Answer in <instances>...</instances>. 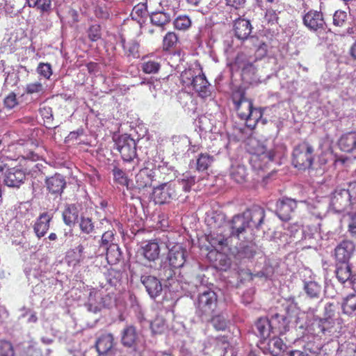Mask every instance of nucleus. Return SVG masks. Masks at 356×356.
<instances>
[{
	"instance_id": "1",
	"label": "nucleus",
	"mask_w": 356,
	"mask_h": 356,
	"mask_svg": "<svg viewBox=\"0 0 356 356\" xmlns=\"http://www.w3.org/2000/svg\"><path fill=\"white\" fill-rule=\"evenodd\" d=\"M245 148L251 155L250 163L255 171H264L274 161L275 149L273 141L251 137L248 139Z\"/></svg>"
},
{
	"instance_id": "2",
	"label": "nucleus",
	"mask_w": 356,
	"mask_h": 356,
	"mask_svg": "<svg viewBox=\"0 0 356 356\" xmlns=\"http://www.w3.org/2000/svg\"><path fill=\"white\" fill-rule=\"evenodd\" d=\"M231 99L238 118L245 121L246 126L254 129L263 113L260 108L253 106V101L247 97L245 89L241 86L234 88Z\"/></svg>"
},
{
	"instance_id": "3",
	"label": "nucleus",
	"mask_w": 356,
	"mask_h": 356,
	"mask_svg": "<svg viewBox=\"0 0 356 356\" xmlns=\"http://www.w3.org/2000/svg\"><path fill=\"white\" fill-rule=\"evenodd\" d=\"M252 26L250 20L238 17L234 22L233 31L236 38L241 41L249 40L254 48L257 50H262L265 54L267 51V44L260 42L259 38L250 35Z\"/></svg>"
},
{
	"instance_id": "4",
	"label": "nucleus",
	"mask_w": 356,
	"mask_h": 356,
	"mask_svg": "<svg viewBox=\"0 0 356 356\" xmlns=\"http://www.w3.org/2000/svg\"><path fill=\"white\" fill-rule=\"evenodd\" d=\"M314 148L307 142L296 145L293 151L292 162L295 168L300 170L309 168L314 159Z\"/></svg>"
},
{
	"instance_id": "5",
	"label": "nucleus",
	"mask_w": 356,
	"mask_h": 356,
	"mask_svg": "<svg viewBox=\"0 0 356 356\" xmlns=\"http://www.w3.org/2000/svg\"><path fill=\"white\" fill-rule=\"evenodd\" d=\"M95 348L99 356H126L122 350L116 347L111 333L104 332L97 337Z\"/></svg>"
},
{
	"instance_id": "6",
	"label": "nucleus",
	"mask_w": 356,
	"mask_h": 356,
	"mask_svg": "<svg viewBox=\"0 0 356 356\" xmlns=\"http://www.w3.org/2000/svg\"><path fill=\"white\" fill-rule=\"evenodd\" d=\"M218 305L216 293L211 289H206L199 293L197 301V313L200 316H211Z\"/></svg>"
},
{
	"instance_id": "7",
	"label": "nucleus",
	"mask_w": 356,
	"mask_h": 356,
	"mask_svg": "<svg viewBox=\"0 0 356 356\" xmlns=\"http://www.w3.org/2000/svg\"><path fill=\"white\" fill-rule=\"evenodd\" d=\"M26 179L25 170L21 165L8 168L3 176V184L13 188H19Z\"/></svg>"
},
{
	"instance_id": "8",
	"label": "nucleus",
	"mask_w": 356,
	"mask_h": 356,
	"mask_svg": "<svg viewBox=\"0 0 356 356\" xmlns=\"http://www.w3.org/2000/svg\"><path fill=\"white\" fill-rule=\"evenodd\" d=\"M178 191L175 184L168 183L154 188L153 198L156 204H163L177 198Z\"/></svg>"
},
{
	"instance_id": "9",
	"label": "nucleus",
	"mask_w": 356,
	"mask_h": 356,
	"mask_svg": "<svg viewBox=\"0 0 356 356\" xmlns=\"http://www.w3.org/2000/svg\"><path fill=\"white\" fill-rule=\"evenodd\" d=\"M116 145L124 161L129 162L136 156V141L129 135L120 136L116 142Z\"/></svg>"
},
{
	"instance_id": "10",
	"label": "nucleus",
	"mask_w": 356,
	"mask_h": 356,
	"mask_svg": "<svg viewBox=\"0 0 356 356\" xmlns=\"http://www.w3.org/2000/svg\"><path fill=\"white\" fill-rule=\"evenodd\" d=\"M223 231H210L207 235V239L211 245L214 248L209 252L207 257L211 260L213 256L222 257L219 251H222L228 246L229 238L222 234Z\"/></svg>"
},
{
	"instance_id": "11",
	"label": "nucleus",
	"mask_w": 356,
	"mask_h": 356,
	"mask_svg": "<svg viewBox=\"0 0 356 356\" xmlns=\"http://www.w3.org/2000/svg\"><path fill=\"white\" fill-rule=\"evenodd\" d=\"M114 236L113 230H108L102 234L100 241V246L106 250V259L108 263H115L120 257L118 247L113 244Z\"/></svg>"
},
{
	"instance_id": "12",
	"label": "nucleus",
	"mask_w": 356,
	"mask_h": 356,
	"mask_svg": "<svg viewBox=\"0 0 356 356\" xmlns=\"http://www.w3.org/2000/svg\"><path fill=\"white\" fill-rule=\"evenodd\" d=\"M353 204L350 194L343 188H337L332 195L330 206L337 213H341Z\"/></svg>"
},
{
	"instance_id": "13",
	"label": "nucleus",
	"mask_w": 356,
	"mask_h": 356,
	"mask_svg": "<svg viewBox=\"0 0 356 356\" xmlns=\"http://www.w3.org/2000/svg\"><path fill=\"white\" fill-rule=\"evenodd\" d=\"M250 229H259L266 216L265 210L259 206H254L243 212Z\"/></svg>"
},
{
	"instance_id": "14",
	"label": "nucleus",
	"mask_w": 356,
	"mask_h": 356,
	"mask_svg": "<svg viewBox=\"0 0 356 356\" xmlns=\"http://www.w3.org/2000/svg\"><path fill=\"white\" fill-rule=\"evenodd\" d=\"M303 24L310 31H317L324 29L325 22L321 10H310L302 17Z\"/></svg>"
},
{
	"instance_id": "15",
	"label": "nucleus",
	"mask_w": 356,
	"mask_h": 356,
	"mask_svg": "<svg viewBox=\"0 0 356 356\" xmlns=\"http://www.w3.org/2000/svg\"><path fill=\"white\" fill-rule=\"evenodd\" d=\"M167 260L172 268L182 267L186 261V250L179 243L172 245L169 248Z\"/></svg>"
},
{
	"instance_id": "16",
	"label": "nucleus",
	"mask_w": 356,
	"mask_h": 356,
	"mask_svg": "<svg viewBox=\"0 0 356 356\" xmlns=\"http://www.w3.org/2000/svg\"><path fill=\"white\" fill-rule=\"evenodd\" d=\"M355 249L353 242L349 240H343L334 248L335 262H350Z\"/></svg>"
},
{
	"instance_id": "17",
	"label": "nucleus",
	"mask_w": 356,
	"mask_h": 356,
	"mask_svg": "<svg viewBox=\"0 0 356 356\" xmlns=\"http://www.w3.org/2000/svg\"><path fill=\"white\" fill-rule=\"evenodd\" d=\"M276 213L282 221L291 220L292 213L297 208V202L291 198H282L277 202Z\"/></svg>"
},
{
	"instance_id": "18",
	"label": "nucleus",
	"mask_w": 356,
	"mask_h": 356,
	"mask_svg": "<svg viewBox=\"0 0 356 356\" xmlns=\"http://www.w3.org/2000/svg\"><path fill=\"white\" fill-rule=\"evenodd\" d=\"M140 65L143 73L157 74L161 67V58L154 54H147L142 57Z\"/></svg>"
},
{
	"instance_id": "19",
	"label": "nucleus",
	"mask_w": 356,
	"mask_h": 356,
	"mask_svg": "<svg viewBox=\"0 0 356 356\" xmlns=\"http://www.w3.org/2000/svg\"><path fill=\"white\" fill-rule=\"evenodd\" d=\"M140 282L152 298L155 299L161 294L163 286L157 277L152 275H142Z\"/></svg>"
},
{
	"instance_id": "20",
	"label": "nucleus",
	"mask_w": 356,
	"mask_h": 356,
	"mask_svg": "<svg viewBox=\"0 0 356 356\" xmlns=\"http://www.w3.org/2000/svg\"><path fill=\"white\" fill-rule=\"evenodd\" d=\"M234 66L241 71V76L243 79L253 75L256 72V67L250 62L247 56L243 53H238L234 62Z\"/></svg>"
},
{
	"instance_id": "21",
	"label": "nucleus",
	"mask_w": 356,
	"mask_h": 356,
	"mask_svg": "<svg viewBox=\"0 0 356 356\" xmlns=\"http://www.w3.org/2000/svg\"><path fill=\"white\" fill-rule=\"evenodd\" d=\"M230 228V235L240 239L241 234H243L248 228V222L246 221L243 213L234 216L229 222Z\"/></svg>"
},
{
	"instance_id": "22",
	"label": "nucleus",
	"mask_w": 356,
	"mask_h": 356,
	"mask_svg": "<svg viewBox=\"0 0 356 356\" xmlns=\"http://www.w3.org/2000/svg\"><path fill=\"white\" fill-rule=\"evenodd\" d=\"M254 333L260 338V345L263 346V348H266L265 342L272 334L269 319L259 318L254 324Z\"/></svg>"
},
{
	"instance_id": "23",
	"label": "nucleus",
	"mask_w": 356,
	"mask_h": 356,
	"mask_svg": "<svg viewBox=\"0 0 356 356\" xmlns=\"http://www.w3.org/2000/svg\"><path fill=\"white\" fill-rule=\"evenodd\" d=\"M271 332L275 335H283L289 329V320L284 315L275 314L269 319Z\"/></svg>"
},
{
	"instance_id": "24",
	"label": "nucleus",
	"mask_w": 356,
	"mask_h": 356,
	"mask_svg": "<svg viewBox=\"0 0 356 356\" xmlns=\"http://www.w3.org/2000/svg\"><path fill=\"white\" fill-rule=\"evenodd\" d=\"M139 252L149 261H156L160 254V246L156 240H151L143 245Z\"/></svg>"
},
{
	"instance_id": "25",
	"label": "nucleus",
	"mask_w": 356,
	"mask_h": 356,
	"mask_svg": "<svg viewBox=\"0 0 356 356\" xmlns=\"http://www.w3.org/2000/svg\"><path fill=\"white\" fill-rule=\"evenodd\" d=\"M52 215L48 212L42 213L37 218L34 225L33 230L36 236L40 238L44 236L50 227V222L52 220Z\"/></svg>"
},
{
	"instance_id": "26",
	"label": "nucleus",
	"mask_w": 356,
	"mask_h": 356,
	"mask_svg": "<svg viewBox=\"0 0 356 356\" xmlns=\"http://www.w3.org/2000/svg\"><path fill=\"white\" fill-rule=\"evenodd\" d=\"M338 145L342 152L353 154L356 156V132L350 131L342 135Z\"/></svg>"
},
{
	"instance_id": "27",
	"label": "nucleus",
	"mask_w": 356,
	"mask_h": 356,
	"mask_svg": "<svg viewBox=\"0 0 356 356\" xmlns=\"http://www.w3.org/2000/svg\"><path fill=\"white\" fill-rule=\"evenodd\" d=\"M138 339V334L134 325H127L122 330L120 341L124 346L135 350Z\"/></svg>"
},
{
	"instance_id": "28",
	"label": "nucleus",
	"mask_w": 356,
	"mask_h": 356,
	"mask_svg": "<svg viewBox=\"0 0 356 356\" xmlns=\"http://www.w3.org/2000/svg\"><path fill=\"white\" fill-rule=\"evenodd\" d=\"M45 184L49 192L55 195H60L66 186L65 179L59 174L47 178Z\"/></svg>"
},
{
	"instance_id": "29",
	"label": "nucleus",
	"mask_w": 356,
	"mask_h": 356,
	"mask_svg": "<svg viewBox=\"0 0 356 356\" xmlns=\"http://www.w3.org/2000/svg\"><path fill=\"white\" fill-rule=\"evenodd\" d=\"M193 89L198 93L202 98H207L211 95L209 90L210 84L208 82L204 74L195 75L193 83Z\"/></svg>"
},
{
	"instance_id": "30",
	"label": "nucleus",
	"mask_w": 356,
	"mask_h": 356,
	"mask_svg": "<svg viewBox=\"0 0 356 356\" xmlns=\"http://www.w3.org/2000/svg\"><path fill=\"white\" fill-rule=\"evenodd\" d=\"M87 306L88 310L94 313L100 311L101 307L104 306L102 291L97 289H92L89 293Z\"/></svg>"
},
{
	"instance_id": "31",
	"label": "nucleus",
	"mask_w": 356,
	"mask_h": 356,
	"mask_svg": "<svg viewBox=\"0 0 356 356\" xmlns=\"http://www.w3.org/2000/svg\"><path fill=\"white\" fill-rule=\"evenodd\" d=\"M154 172L148 168H144L136 174V187L138 189H142L148 186H151L153 179Z\"/></svg>"
},
{
	"instance_id": "32",
	"label": "nucleus",
	"mask_w": 356,
	"mask_h": 356,
	"mask_svg": "<svg viewBox=\"0 0 356 356\" xmlns=\"http://www.w3.org/2000/svg\"><path fill=\"white\" fill-rule=\"evenodd\" d=\"M84 247L80 244L75 248L70 249L67 251L65 260L68 266L76 267L79 265L83 259Z\"/></svg>"
},
{
	"instance_id": "33",
	"label": "nucleus",
	"mask_w": 356,
	"mask_h": 356,
	"mask_svg": "<svg viewBox=\"0 0 356 356\" xmlns=\"http://www.w3.org/2000/svg\"><path fill=\"white\" fill-rule=\"evenodd\" d=\"M266 345L268 352L273 356H284L287 349L286 343L277 335L269 339Z\"/></svg>"
},
{
	"instance_id": "34",
	"label": "nucleus",
	"mask_w": 356,
	"mask_h": 356,
	"mask_svg": "<svg viewBox=\"0 0 356 356\" xmlns=\"http://www.w3.org/2000/svg\"><path fill=\"white\" fill-rule=\"evenodd\" d=\"M335 274L341 283H345L350 280L352 270L350 262H335Z\"/></svg>"
},
{
	"instance_id": "35",
	"label": "nucleus",
	"mask_w": 356,
	"mask_h": 356,
	"mask_svg": "<svg viewBox=\"0 0 356 356\" xmlns=\"http://www.w3.org/2000/svg\"><path fill=\"white\" fill-rule=\"evenodd\" d=\"M229 174L231 178L238 184L245 182L248 175L247 168L239 163L232 165Z\"/></svg>"
},
{
	"instance_id": "36",
	"label": "nucleus",
	"mask_w": 356,
	"mask_h": 356,
	"mask_svg": "<svg viewBox=\"0 0 356 356\" xmlns=\"http://www.w3.org/2000/svg\"><path fill=\"white\" fill-rule=\"evenodd\" d=\"M124 55L129 59L138 58L139 54V43L136 40L126 42L124 38L121 39Z\"/></svg>"
},
{
	"instance_id": "37",
	"label": "nucleus",
	"mask_w": 356,
	"mask_h": 356,
	"mask_svg": "<svg viewBox=\"0 0 356 356\" xmlns=\"http://www.w3.org/2000/svg\"><path fill=\"white\" fill-rule=\"evenodd\" d=\"M207 222L210 231H224L226 225L225 216L222 213H213L207 218Z\"/></svg>"
},
{
	"instance_id": "38",
	"label": "nucleus",
	"mask_w": 356,
	"mask_h": 356,
	"mask_svg": "<svg viewBox=\"0 0 356 356\" xmlns=\"http://www.w3.org/2000/svg\"><path fill=\"white\" fill-rule=\"evenodd\" d=\"M171 15L163 10L152 12L150 15L151 23L156 26L163 27L170 23Z\"/></svg>"
},
{
	"instance_id": "39",
	"label": "nucleus",
	"mask_w": 356,
	"mask_h": 356,
	"mask_svg": "<svg viewBox=\"0 0 356 356\" xmlns=\"http://www.w3.org/2000/svg\"><path fill=\"white\" fill-rule=\"evenodd\" d=\"M63 218L67 225H74L79 218V211L76 206L75 204L68 205L63 212Z\"/></svg>"
},
{
	"instance_id": "40",
	"label": "nucleus",
	"mask_w": 356,
	"mask_h": 356,
	"mask_svg": "<svg viewBox=\"0 0 356 356\" xmlns=\"http://www.w3.org/2000/svg\"><path fill=\"white\" fill-rule=\"evenodd\" d=\"M179 42V36L174 31H168L164 35L162 41V49L165 52H169L175 49Z\"/></svg>"
},
{
	"instance_id": "41",
	"label": "nucleus",
	"mask_w": 356,
	"mask_h": 356,
	"mask_svg": "<svg viewBox=\"0 0 356 356\" xmlns=\"http://www.w3.org/2000/svg\"><path fill=\"white\" fill-rule=\"evenodd\" d=\"M213 160V156L208 153L200 154L196 161V170L199 172L207 170Z\"/></svg>"
},
{
	"instance_id": "42",
	"label": "nucleus",
	"mask_w": 356,
	"mask_h": 356,
	"mask_svg": "<svg viewBox=\"0 0 356 356\" xmlns=\"http://www.w3.org/2000/svg\"><path fill=\"white\" fill-rule=\"evenodd\" d=\"M342 309L344 314L352 315L356 314V295L350 294L346 297L342 303Z\"/></svg>"
},
{
	"instance_id": "43",
	"label": "nucleus",
	"mask_w": 356,
	"mask_h": 356,
	"mask_svg": "<svg viewBox=\"0 0 356 356\" xmlns=\"http://www.w3.org/2000/svg\"><path fill=\"white\" fill-rule=\"evenodd\" d=\"M195 183V177L191 176L189 175H184L183 178L178 179L177 184V190L179 192V189L180 188L185 192H188L191 191V187Z\"/></svg>"
},
{
	"instance_id": "44",
	"label": "nucleus",
	"mask_w": 356,
	"mask_h": 356,
	"mask_svg": "<svg viewBox=\"0 0 356 356\" xmlns=\"http://www.w3.org/2000/svg\"><path fill=\"white\" fill-rule=\"evenodd\" d=\"M90 41L94 42L102 38V26L99 24H93L89 26L86 31Z\"/></svg>"
},
{
	"instance_id": "45",
	"label": "nucleus",
	"mask_w": 356,
	"mask_h": 356,
	"mask_svg": "<svg viewBox=\"0 0 356 356\" xmlns=\"http://www.w3.org/2000/svg\"><path fill=\"white\" fill-rule=\"evenodd\" d=\"M173 25L177 30L186 31L191 26V20L187 15H179L175 19Z\"/></svg>"
},
{
	"instance_id": "46",
	"label": "nucleus",
	"mask_w": 356,
	"mask_h": 356,
	"mask_svg": "<svg viewBox=\"0 0 356 356\" xmlns=\"http://www.w3.org/2000/svg\"><path fill=\"white\" fill-rule=\"evenodd\" d=\"M321 287L315 282H309L305 284V291L311 298L319 297Z\"/></svg>"
},
{
	"instance_id": "47",
	"label": "nucleus",
	"mask_w": 356,
	"mask_h": 356,
	"mask_svg": "<svg viewBox=\"0 0 356 356\" xmlns=\"http://www.w3.org/2000/svg\"><path fill=\"white\" fill-rule=\"evenodd\" d=\"M79 227L83 233L89 234L95 230V223L91 218L81 216Z\"/></svg>"
},
{
	"instance_id": "48",
	"label": "nucleus",
	"mask_w": 356,
	"mask_h": 356,
	"mask_svg": "<svg viewBox=\"0 0 356 356\" xmlns=\"http://www.w3.org/2000/svg\"><path fill=\"white\" fill-rule=\"evenodd\" d=\"M113 175L115 182L128 188L129 180L123 170L115 167L113 170Z\"/></svg>"
},
{
	"instance_id": "49",
	"label": "nucleus",
	"mask_w": 356,
	"mask_h": 356,
	"mask_svg": "<svg viewBox=\"0 0 356 356\" xmlns=\"http://www.w3.org/2000/svg\"><path fill=\"white\" fill-rule=\"evenodd\" d=\"M195 76V71L191 69H187L183 71L180 75V80L183 86H190L193 83Z\"/></svg>"
},
{
	"instance_id": "50",
	"label": "nucleus",
	"mask_w": 356,
	"mask_h": 356,
	"mask_svg": "<svg viewBox=\"0 0 356 356\" xmlns=\"http://www.w3.org/2000/svg\"><path fill=\"white\" fill-rule=\"evenodd\" d=\"M44 90L43 85L40 82L28 83L25 88L26 93L29 95H42L44 92Z\"/></svg>"
},
{
	"instance_id": "51",
	"label": "nucleus",
	"mask_w": 356,
	"mask_h": 356,
	"mask_svg": "<svg viewBox=\"0 0 356 356\" xmlns=\"http://www.w3.org/2000/svg\"><path fill=\"white\" fill-rule=\"evenodd\" d=\"M29 7L36 8L40 13H48L51 8V0H35Z\"/></svg>"
},
{
	"instance_id": "52",
	"label": "nucleus",
	"mask_w": 356,
	"mask_h": 356,
	"mask_svg": "<svg viewBox=\"0 0 356 356\" xmlns=\"http://www.w3.org/2000/svg\"><path fill=\"white\" fill-rule=\"evenodd\" d=\"M37 72L46 79H49L53 73L51 64L49 63H40L37 67Z\"/></svg>"
},
{
	"instance_id": "53",
	"label": "nucleus",
	"mask_w": 356,
	"mask_h": 356,
	"mask_svg": "<svg viewBox=\"0 0 356 356\" xmlns=\"http://www.w3.org/2000/svg\"><path fill=\"white\" fill-rule=\"evenodd\" d=\"M211 323L214 328L218 331L225 330L227 327V321L222 315L213 316Z\"/></svg>"
},
{
	"instance_id": "54",
	"label": "nucleus",
	"mask_w": 356,
	"mask_h": 356,
	"mask_svg": "<svg viewBox=\"0 0 356 356\" xmlns=\"http://www.w3.org/2000/svg\"><path fill=\"white\" fill-rule=\"evenodd\" d=\"M347 20V14L345 11L338 10L333 15V24L341 27L345 25Z\"/></svg>"
},
{
	"instance_id": "55",
	"label": "nucleus",
	"mask_w": 356,
	"mask_h": 356,
	"mask_svg": "<svg viewBox=\"0 0 356 356\" xmlns=\"http://www.w3.org/2000/svg\"><path fill=\"white\" fill-rule=\"evenodd\" d=\"M328 308L325 307L327 317L323 318V323L325 326V335L331 336L332 334L334 333L333 329L334 325V322L332 318V315L327 313Z\"/></svg>"
},
{
	"instance_id": "56",
	"label": "nucleus",
	"mask_w": 356,
	"mask_h": 356,
	"mask_svg": "<svg viewBox=\"0 0 356 356\" xmlns=\"http://www.w3.org/2000/svg\"><path fill=\"white\" fill-rule=\"evenodd\" d=\"M0 356H15V351L12 343L7 341L0 343Z\"/></svg>"
},
{
	"instance_id": "57",
	"label": "nucleus",
	"mask_w": 356,
	"mask_h": 356,
	"mask_svg": "<svg viewBox=\"0 0 356 356\" xmlns=\"http://www.w3.org/2000/svg\"><path fill=\"white\" fill-rule=\"evenodd\" d=\"M146 12L147 5L145 3H138L134 7L131 15L133 18H142L145 15Z\"/></svg>"
},
{
	"instance_id": "58",
	"label": "nucleus",
	"mask_w": 356,
	"mask_h": 356,
	"mask_svg": "<svg viewBox=\"0 0 356 356\" xmlns=\"http://www.w3.org/2000/svg\"><path fill=\"white\" fill-rule=\"evenodd\" d=\"M313 330L318 336L325 335L323 318L315 319L312 323Z\"/></svg>"
},
{
	"instance_id": "59",
	"label": "nucleus",
	"mask_w": 356,
	"mask_h": 356,
	"mask_svg": "<svg viewBox=\"0 0 356 356\" xmlns=\"http://www.w3.org/2000/svg\"><path fill=\"white\" fill-rule=\"evenodd\" d=\"M348 232L352 237L356 238V212L350 215Z\"/></svg>"
},
{
	"instance_id": "60",
	"label": "nucleus",
	"mask_w": 356,
	"mask_h": 356,
	"mask_svg": "<svg viewBox=\"0 0 356 356\" xmlns=\"http://www.w3.org/2000/svg\"><path fill=\"white\" fill-rule=\"evenodd\" d=\"M18 104L16 95L14 92H10L4 99V105L6 108L11 109Z\"/></svg>"
},
{
	"instance_id": "61",
	"label": "nucleus",
	"mask_w": 356,
	"mask_h": 356,
	"mask_svg": "<svg viewBox=\"0 0 356 356\" xmlns=\"http://www.w3.org/2000/svg\"><path fill=\"white\" fill-rule=\"evenodd\" d=\"M245 0H225V3L227 6L238 10L243 8L245 5Z\"/></svg>"
},
{
	"instance_id": "62",
	"label": "nucleus",
	"mask_w": 356,
	"mask_h": 356,
	"mask_svg": "<svg viewBox=\"0 0 356 356\" xmlns=\"http://www.w3.org/2000/svg\"><path fill=\"white\" fill-rule=\"evenodd\" d=\"M40 115L48 122L53 120L52 109L50 106H44L39 110Z\"/></svg>"
},
{
	"instance_id": "63",
	"label": "nucleus",
	"mask_w": 356,
	"mask_h": 356,
	"mask_svg": "<svg viewBox=\"0 0 356 356\" xmlns=\"http://www.w3.org/2000/svg\"><path fill=\"white\" fill-rule=\"evenodd\" d=\"M305 351H309V353L317 354L321 350V347L318 345H315L312 341L307 342L304 346Z\"/></svg>"
},
{
	"instance_id": "64",
	"label": "nucleus",
	"mask_w": 356,
	"mask_h": 356,
	"mask_svg": "<svg viewBox=\"0 0 356 356\" xmlns=\"http://www.w3.org/2000/svg\"><path fill=\"white\" fill-rule=\"evenodd\" d=\"M345 191H347L350 194L352 203L353 201H356V181L350 183L348 189H345Z\"/></svg>"
}]
</instances>
